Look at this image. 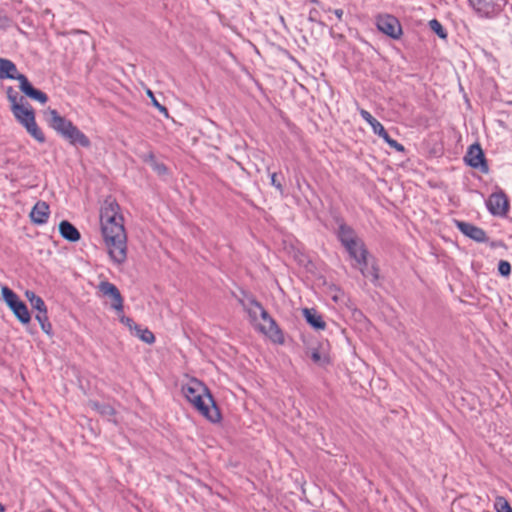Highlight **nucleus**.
<instances>
[{"label":"nucleus","mask_w":512,"mask_h":512,"mask_svg":"<svg viewBox=\"0 0 512 512\" xmlns=\"http://www.w3.org/2000/svg\"><path fill=\"white\" fill-rule=\"evenodd\" d=\"M100 225L110 259L117 265L123 264L127 259V234L120 206L111 197L101 205Z\"/></svg>","instance_id":"f257e3e1"},{"label":"nucleus","mask_w":512,"mask_h":512,"mask_svg":"<svg viewBox=\"0 0 512 512\" xmlns=\"http://www.w3.org/2000/svg\"><path fill=\"white\" fill-rule=\"evenodd\" d=\"M182 393L187 401L207 420L217 423L221 419L220 411L208 388L195 378L182 385Z\"/></svg>","instance_id":"f03ea898"},{"label":"nucleus","mask_w":512,"mask_h":512,"mask_svg":"<svg viewBox=\"0 0 512 512\" xmlns=\"http://www.w3.org/2000/svg\"><path fill=\"white\" fill-rule=\"evenodd\" d=\"M0 79H12L19 81L20 90L29 98L45 104L48 100L47 95L34 88L27 77L18 72L16 65L9 59L0 58Z\"/></svg>","instance_id":"7ed1b4c3"},{"label":"nucleus","mask_w":512,"mask_h":512,"mask_svg":"<svg viewBox=\"0 0 512 512\" xmlns=\"http://www.w3.org/2000/svg\"><path fill=\"white\" fill-rule=\"evenodd\" d=\"M243 306L251 321L256 322L260 317L263 321L259 325L260 330L266 334L273 342L282 344L284 342V336L275 320L269 316L267 311L254 299H249L247 303H243Z\"/></svg>","instance_id":"20e7f679"},{"label":"nucleus","mask_w":512,"mask_h":512,"mask_svg":"<svg viewBox=\"0 0 512 512\" xmlns=\"http://www.w3.org/2000/svg\"><path fill=\"white\" fill-rule=\"evenodd\" d=\"M16 120L25 127L27 132L39 143L45 141V136L38 127L35 120V113L28 103L22 102L11 109Z\"/></svg>","instance_id":"39448f33"},{"label":"nucleus","mask_w":512,"mask_h":512,"mask_svg":"<svg viewBox=\"0 0 512 512\" xmlns=\"http://www.w3.org/2000/svg\"><path fill=\"white\" fill-rule=\"evenodd\" d=\"M375 24L380 32L392 39L397 40L403 34L399 20L391 14H379L376 16Z\"/></svg>","instance_id":"423d86ee"},{"label":"nucleus","mask_w":512,"mask_h":512,"mask_svg":"<svg viewBox=\"0 0 512 512\" xmlns=\"http://www.w3.org/2000/svg\"><path fill=\"white\" fill-rule=\"evenodd\" d=\"M480 17L490 18L499 14L506 5L505 0H468Z\"/></svg>","instance_id":"0eeeda50"},{"label":"nucleus","mask_w":512,"mask_h":512,"mask_svg":"<svg viewBox=\"0 0 512 512\" xmlns=\"http://www.w3.org/2000/svg\"><path fill=\"white\" fill-rule=\"evenodd\" d=\"M467 165L478 169L482 173H488L489 168L481 146L478 143L472 144L464 157Z\"/></svg>","instance_id":"6e6552de"},{"label":"nucleus","mask_w":512,"mask_h":512,"mask_svg":"<svg viewBox=\"0 0 512 512\" xmlns=\"http://www.w3.org/2000/svg\"><path fill=\"white\" fill-rule=\"evenodd\" d=\"M488 210L493 215L502 216L509 208V201L502 192H494L490 195L486 202Z\"/></svg>","instance_id":"1a4fd4ad"},{"label":"nucleus","mask_w":512,"mask_h":512,"mask_svg":"<svg viewBox=\"0 0 512 512\" xmlns=\"http://www.w3.org/2000/svg\"><path fill=\"white\" fill-rule=\"evenodd\" d=\"M344 247L350 257L355 260L357 266H367L368 251L361 238L353 241V244L345 245Z\"/></svg>","instance_id":"9d476101"},{"label":"nucleus","mask_w":512,"mask_h":512,"mask_svg":"<svg viewBox=\"0 0 512 512\" xmlns=\"http://www.w3.org/2000/svg\"><path fill=\"white\" fill-rule=\"evenodd\" d=\"M47 114L49 116L48 123L52 129H54L62 137L72 127L73 123L62 117L55 109H48Z\"/></svg>","instance_id":"9b49d317"},{"label":"nucleus","mask_w":512,"mask_h":512,"mask_svg":"<svg viewBox=\"0 0 512 512\" xmlns=\"http://www.w3.org/2000/svg\"><path fill=\"white\" fill-rule=\"evenodd\" d=\"M99 290L103 295L111 297L113 300L112 307L117 311H122L123 309V299L118 288L110 283V282H101L99 284Z\"/></svg>","instance_id":"f8f14e48"},{"label":"nucleus","mask_w":512,"mask_h":512,"mask_svg":"<svg viewBox=\"0 0 512 512\" xmlns=\"http://www.w3.org/2000/svg\"><path fill=\"white\" fill-rule=\"evenodd\" d=\"M456 227L467 237L477 241L485 242L487 237L483 229L463 221H456Z\"/></svg>","instance_id":"ddd939ff"},{"label":"nucleus","mask_w":512,"mask_h":512,"mask_svg":"<svg viewBox=\"0 0 512 512\" xmlns=\"http://www.w3.org/2000/svg\"><path fill=\"white\" fill-rule=\"evenodd\" d=\"M49 205L44 201H38L30 212L31 221L34 224H45L49 217Z\"/></svg>","instance_id":"4468645a"},{"label":"nucleus","mask_w":512,"mask_h":512,"mask_svg":"<svg viewBox=\"0 0 512 512\" xmlns=\"http://www.w3.org/2000/svg\"><path fill=\"white\" fill-rule=\"evenodd\" d=\"M122 321L126 323L134 336L138 337L140 340L147 344L154 343V334L149 329L142 328L141 326L134 324V322L129 318L122 319Z\"/></svg>","instance_id":"2eb2a0df"},{"label":"nucleus","mask_w":512,"mask_h":512,"mask_svg":"<svg viewBox=\"0 0 512 512\" xmlns=\"http://www.w3.org/2000/svg\"><path fill=\"white\" fill-rule=\"evenodd\" d=\"M63 138L68 140L72 145L78 144L82 147L90 146L89 138L82 131H80L74 124L63 136Z\"/></svg>","instance_id":"dca6fc26"},{"label":"nucleus","mask_w":512,"mask_h":512,"mask_svg":"<svg viewBox=\"0 0 512 512\" xmlns=\"http://www.w3.org/2000/svg\"><path fill=\"white\" fill-rule=\"evenodd\" d=\"M302 314L307 321V323L316 330H324L326 327V323L323 320L321 314H319L313 308H304L302 310Z\"/></svg>","instance_id":"f3484780"},{"label":"nucleus","mask_w":512,"mask_h":512,"mask_svg":"<svg viewBox=\"0 0 512 512\" xmlns=\"http://www.w3.org/2000/svg\"><path fill=\"white\" fill-rule=\"evenodd\" d=\"M60 235L70 242H77L80 239V232L69 221L63 220L59 224Z\"/></svg>","instance_id":"a211bd4d"},{"label":"nucleus","mask_w":512,"mask_h":512,"mask_svg":"<svg viewBox=\"0 0 512 512\" xmlns=\"http://www.w3.org/2000/svg\"><path fill=\"white\" fill-rule=\"evenodd\" d=\"M337 236L343 246L353 244V241L360 239L355 231L344 223L339 225Z\"/></svg>","instance_id":"6ab92c4d"},{"label":"nucleus","mask_w":512,"mask_h":512,"mask_svg":"<svg viewBox=\"0 0 512 512\" xmlns=\"http://www.w3.org/2000/svg\"><path fill=\"white\" fill-rule=\"evenodd\" d=\"M16 318L22 323V324H28L31 320L30 313L27 309V306L23 301L20 299L15 302V304L11 305L9 307Z\"/></svg>","instance_id":"aec40b11"},{"label":"nucleus","mask_w":512,"mask_h":512,"mask_svg":"<svg viewBox=\"0 0 512 512\" xmlns=\"http://www.w3.org/2000/svg\"><path fill=\"white\" fill-rule=\"evenodd\" d=\"M37 312L38 313L36 314L35 318L39 322V324L41 326V329L47 335H51V333H52V325L49 322V318H48V315H47V307L44 308L43 311H37Z\"/></svg>","instance_id":"412c9836"},{"label":"nucleus","mask_w":512,"mask_h":512,"mask_svg":"<svg viewBox=\"0 0 512 512\" xmlns=\"http://www.w3.org/2000/svg\"><path fill=\"white\" fill-rule=\"evenodd\" d=\"M25 296L30 302L33 309L37 311H43L46 308V305L41 297L36 295L33 291L27 290L25 292Z\"/></svg>","instance_id":"4be33fe9"},{"label":"nucleus","mask_w":512,"mask_h":512,"mask_svg":"<svg viewBox=\"0 0 512 512\" xmlns=\"http://www.w3.org/2000/svg\"><path fill=\"white\" fill-rule=\"evenodd\" d=\"M0 286H1L2 298L8 307L15 304V302L17 300H19L17 294L14 291H12L9 287H7L5 285H1V284H0Z\"/></svg>","instance_id":"5701e85b"},{"label":"nucleus","mask_w":512,"mask_h":512,"mask_svg":"<svg viewBox=\"0 0 512 512\" xmlns=\"http://www.w3.org/2000/svg\"><path fill=\"white\" fill-rule=\"evenodd\" d=\"M429 27L441 39H445L447 37V33H446L444 27L442 26V24L438 20H436V19L430 20L429 21Z\"/></svg>","instance_id":"b1692460"},{"label":"nucleus","mask_w":512,"mask_h":512,"mask_svg":"<svg viewBox=\"0 0 512 512\" xmlns=\"http://www.w3.org/2000/svg\"><path fill=\"white\" fill-rule=\"evenodd\" d=\"M6 94H7L8 100H9V102L11 104V109L15 105H19L22 102H24V98L23 97L18 98L17 93L15 92V90L11 86L6 89Z\"/></svg>","instance_id":"393cba45"},{"label":"nucleus","mask_w":512,"mask_h":512,"mask_svg":"<svg viewBox=\"0 0 512 512\" xmlns=\"http://www.w3.org/2000/svg\"><path fill=\"white\" fill-rule=\"evenodd\" d=\"M497 512H512L509 502L503 497H497L494 503Z\"/></svg>","instance_id":"a878e982"},{"label":"nucleus","mask_w":512,"mask_h":512,"mask_svg":"<svg viewBox=\"0 0 512 512\" xmlns=\"http://www.w3.org/2000/svg\"><path fill=\"white\" fill-rule=\"evenodd\" d=\"M358 267L364 277L370 278L372 281H376L378 279L379 276L376 267L372 266L371 268H368V265Z\"/></svg>","instance_id":"bb28decb"},{"label":"nucleus","mask_w":512,"mask_h":512,"mask_svg":"<svg viewBox=\"0 0 512 512\" xmlns=\"http://www.w3.org/2000/svg\"><path fill=\"white\" fill-rule=\"evenodd\" d=\"M379 137H381L391 148H394L395 150L397 151H404V147L403 145H401L400 143H398L396 140L392 139L388 133L386 132V130H384V134H380Z\"/></svg>","instance_id":"cd10ccee"},{"label":"nucleus","mask_w":512,"mask_h":512,"mask_svg":"<svg viewBox=\"0 0 512 512\" xmlns=\"http://www.w3.org/2000/svg\"><path fill=\"white\" fill-rule=\"evenodd\" d=\"M93 406L103 416L110 417L114 414V409L109 405L93 403Z\"/></svg>","instance_id":"c85d7f7f"},{"label":"nucleus","mask_w":512,"mask_h":512,"mask_svg":"<svg viewBox=\"0 0 512 512\" xmlns=\"http://www.w3.org/2000/svg\"><path fill=\"white\" fill-rule=\"evenodd\" d=\"M147 95L152 101V104L158 109L160 113H162L165 117L169 116L168 110L165 106L161 105L155 98L153 92L151 90H147Z\"/></svg>","instance_id":"c756f323"},{"label":"nucleus","mask_w":512,"mask_h":512,"mask_svg":"<svg viewBox=\"0 0 512 512\" xmlns=\"http://www.w3.org/2000/svg\"><path fill=\"white\" fill-rule=\"evenodd\" d=\"M312 360L317 364H325L328 362V357L326 354H322L319 350L313 349L311 352Z\"/></svg>","instance_id":"7c9ffc66"},{"label":"nucleus","mask_w":512,"mask_h":512,"mask_svg":"<svg viewBox=\"0 0 512 512\" xmlns=\"http://www.w3.org/2000/svg\"><path fill=\"white\" fill-rule=\"evenodd\" d=\"M499 273L503 276H508L511 272V265L508 261H500L498 266Z\"/></svg>","instance_id":"2f4dec72"},{"label":"nucleus","mask_w":512,"mask_h":512,"mask_svg":"<svg viewBox=\"0 0 512 512\" xmlns=\"http://www.w3.org/2000/svg\"><path fill=\"white\" fill-rule=\"evenodd\" d=\"M373 132L377 134L378 136L382 133L384 134V126L377 120L372 126H371Z\"/></svg>","instance_id":"473e14b6"},{"label":"nucleus","mask_w":512,"mask_h":512,"mask_svg":"<svg viewBox=\"0 0 512 512\" xmlns=\"http://www.w3.org/2000/svg\"><path fill=\"white\" fill-rule=\"evenodd\" d=\"M151 165H152L153 169L155 171H157L159 174H165L167 171L165 165L157 163L156 161L154 163H152Z\"/></svg>","instance_id":"72a5a7b5"},{"label":"nucleus","mask_w":512,"mask_h":512,"mask_svg":"<svg viewBox=\"0 0 512 512\" xmlns=\"http://www.w3.org/2000/svg\"><path fill=\"white\" fill-rule=\"evenodd\" d=\"M271 184L279 191H282V185L280 182L277 181L276 173L271 174Z\"/></svg>","instance_id":"f704fd0d"},{"label":"nucleus","mask_w":512,"mask_h":512,"mask_svg":"<svg viewBox=\"0 0 512 512\" xmlns=\"http://www.w3.org/2000/svg\"><path fill=\"white\" fill-rule=\"evenodd\" d=\"M10 23L9 19L6 16L0 15V28H4L8 26Z\"/></svg>","instance_id":"c9c22d12"},{"label":"nucleus","mask_w":512,"mask_h":512,"mask_svg":"<svg viewBox=\"0 0 512 512\" xmlns=\"http://www.w3.org/2000/svg\"><path fill=\"white\" fill-rule=\"evenodd\" d=\"M144 160L146 162H149L150 164L154 163L156 160H155V156L152 152H149L147 155L144 156Z\"/></svg>","instance_id":"e433bc0d"},{"label":"nucleus","mask_w":512,"mask_h":512,"mask_svg":"<svg viewBox=\"0 0 512 512\" xmlns=\"http://www.w3.org/2000/svg\"><path fill=\"white\" fill-rule=\"evenodd\" d=\"M360 115L361 117L366 121L368 118H371V114L367 111V110H364V109H360Z\"/></svg>","instance_id":"4c0bfd02"},{"label":"nucleus","mask_w":512,"mask_h":512,"mask_svg":"<svg viewBox=\"0 0 512 512\" xmlns=\"http://www.w3.org/2000/svg\"><path fill=\"white\" fill-rule=\"evenodd\" d=\"M333 13L339 20H341L344 12L342 9H336L333 11Z\"/></svg>","instance_id":"58836bf2"},{"label":"nucleus","mask_w":512,"mask_h":512,"mask_svg":"<svg viewBox=\"0 0 512 512\" xmlns=\"http://www.w3.org/2000/svg\"><path fill=\"white\" fill-rule=\"evenodd\" d=\"M366 122H367L370 126H372L375 122H377V119H375L373 116H371V118H368V119L366 120Z\"/></svg>","instance_id":"ea45409f"},{"label":"nucleus","mask_w":512,"mask_h":512,"mask_svg":"<svg viewBox=\"0 0 512 512\" xmlns=\"http://www.w3.org/2000/svg\"><path fill=\"white\" fill-rule=\"evenodd\" d=\"M4 511H5V507L2 504H0V512H4Z\"/></svg>","instance_id":"a19ab883"}]
</instances>
